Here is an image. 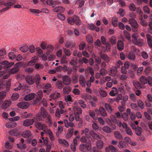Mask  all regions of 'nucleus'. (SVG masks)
<instances>
[{"mask_svg": "<svg viewBox=\"0 0 152 152\" xmlns=\"http://www.w3.org/2000/svg\"><path fill=\"white\" fill-rule=\"evenodd\" d=\"M35 78V82L36 84V86H40L41 85L40 83V80L41 77L39 75L36 74L35 76H34Z\"/></svg>", "mask_w": 152, "mask_h": 152, "instance_id": "nucleus-27", "label": "nucleus"}, {"mask_svg": "<svg viewBox=\"0 0 152 152\" xmlns=\"http://www.w3.org/2000/svg\"><path fill=\"white\" fill-rule=\"evenodd\" d=\"M123 62L122 61L120 60H117L116 61V62L115 64V66H114L115 67H116L117 69L120 67L121 65H122Z\"/></svg>", "mask_w": 152, "mask_h": 152, "instance_id": "nucleus-62", "label": "nucleus"}, {"mask_svg": "<svg viewBox=\"0 0 152 152\" xmlns=\"http://www.w3.org/2000/svg\"><path fill=\"white\" fill-rule=\"evenodd\" d=\"M118 19L116 17L113 18L112 20V24L114 27H116L118 26Z\"/></svg>", "mask_w": 152, "mask_h": 152, "instance_id": "nucleus-45", "label": "nucleus"}, {"mask_svg": "<svg viewBox=\"0 0 152 152\" xmlns=\"http://www.w3.org/2000/svg\"><path fill=\"white\" fill-rule=\"evenodd\" d=\"M56 85L58 88L60 89L61 90L63 88V85L62 82L60 80H58L56 82Z\"/></svg>", "mask_w": 152, "mask_h": 152, "instance_id": "nucleus-41", "label": "nucleus"}, {"mask_svg": "<svg viewBox=\"0 0 152 152\" xmlns=\"http://www.w3.org/2000/svg\"><path fill=\"white\" fill-rule=\"evenodd\" d=\"M99 72L101 75L102 76L106 75L108 73L107 70L105 69L101 68Z\"/></svg>", "mask_w": 152, "mask_h": 152, "instance_id": "nucleus-40", "label": "nucleus"}, {"mask_svg": "<svg viewBox=\"0 0 152 152\" xmlns=\"http://www.w3.org/2000/svg\"><path fill=\"white\" fill-rule=\"evenodd\" d=\"M79 82L82 87H84L86 84V80L83 75H80L79 78Z\"/></svg>", "mask_w": 152, "mask_h": 152, "instance_id": "nucleus-18", "label": "nucleus"}, {"mask_svg": "<svg viewBox=\"0 0 152 152\" xmlns=\"http://www.w3.org/2000/svg\"><path fill=\"white\" fill-rule=\"evenodd\" d=\"M29 106L28 103L25 102H21L17 104V106L18 107L23 109L28 108Z\"/></svg>", "mask_w": 152, "mask_h": 152, "instance_id": "nucleus-16", "label": "nucleus"}, {"mask_svg": "<svg viewBox=\"0 0 152 152\" xmlns=\"http://www.w3.org/2000/svg\"><path fill=\"white\" fill-rule=\"evenodd\" d=\"M34 126L39 130H42L43 131L44 129L46 128L47 126L45 124H43L40 122H36L34 124Z\"/></svg>", "mask_w": 152, "mask_h": 152, "instance_id": "nucleus-8", "label": "nucleus"}, {"mask_svg": "<svg viewBox=\"0 0 152 152\" xmlns=\"http://www.w3.org/2000/svg\"><path fill=\"white\" fill-rule=\"evenodd\" d=\"M88 28L90 30H95L96 32H99L100 30L99 28L96 26L95 25L91 23L88 24L87 25Z\"/></svg>", "mask_w": 152, "mask_h": 152, "instance_id": "nucleus-17", "label": "nucleus"}, {"mask_svg": "<svg viewBox=\"0 0 152 152\" xmlns=\"http://www.w3.org/2000/svg\"><path fill=\"white\" fill-rule=\"evenodd\" d=\"M60 94L57 92H54L50 96V97L52 99H55L59 97Z\"/></svg>", "mask_w": 152, "mask_h": 152, "instance_id": "nucleus-34", "label": "nucleus"}, {"mask_svg": "<svg viewBox=\"0 0 152 152\" xmlns=\"http://www.w3.org/2000/svg\"><path fill=\"white\" fill-rule=\"evenodd\" d=\"M22 135L23 137L27 138L29 137L31 135V133L30 131L26 130L23 133Z\"/></svg>", "mask_w": 152, "mask_h": 152, "instance_id": "nucleus-36", "label": "nucleus"}, {"mask_svg": "<svg viewBox=\"0 0 152 152\" xmlns=\"http://www.w3.org/2000/svg\"><path fill=\"white\" fill-rule=\"evenodd\" d=\"M78 103L82 108L84 109L86 108V105L85 104L84 101L82 100H78Z\"/></svg>", "mask_w": 152, "mask_h": 152, "instance_id": "nucleus-50", "label": "nucleus"}, {"mask_svg": "<svg viewBox=\"0 0 152 152\" xmlns=\"http://www.w3.org/2000/svg\"><path fill=\"white\" fill-rule=\"evenodd\" d=\"M99 110L100 114L103 116L106 117L107 115V113L105 109L102 107H100Z\"/></svg>", "mask_w": 152, "mask_h": 152, "instance_id": "nucleus-29", "label": "nucleus"}, {"mask_svg": "<svg viewBox=\"0 0 152 152\" xmlns=\"http://www.w3.org/2000/svg\"><path fill=\"white\" fill-rule=\"evenodd\" d=\"M122 105L118 106V110L121 112H123L125 110L124 106L125 105V102L121 103Z\"/></svg>", "mask_w": 152, "mask_h": 152, "instance_id": "nucleus-61", "label": "nucleus"}, {"mask_svg": "<svg viewBox=\"0 0 152 152\" xmlns=\"http://www.w3.org/2000/svg\"><path fill=\"white\" fill-rule=\"evenodd\" d=\"M63 131V128L61 126H58V129L57 132L56 133V135L57 137L59 136V134L61 133Z\"/></svg>", "mask_w": 152, "mask_h": 152, "instance_id": "nucleus-49", "label": "nucleus"}, {"mask_svg": "<svg viewBox=\"0 0 152 152\" xmlns=\"http://www.w3.org/2000/svg\"><path fill=\"white\" fill-rule=\"evenodd\" d=\"M140 81L142 84H145L148 82V79L145 76H142L140 77Z\"/></svg>", "mask_w": 152, "mask_h": 152, "instance_id": "nucleus-33", "label": "nucleus"}, {"mask_svg": "<svg viewBox=\"0 0 152 152\" xmlns=\"http://www.w3.org/2000/svg\"><path fill=\"white\" fill-rule=\"evenodd\" d=\"M25 80L27 83L30 85H33L35 82V78L33 76H27L25 78Z\"/></svg>", "mask_w": 152, "mask_h": 152, "instance_id": "nucleus-5", "label": "nucleus"}, {"mask_svg": "<svg viewBox=\"0 0 152 152\" xmlns=\"http://www.w3.org/2000/svg\"><path fill=\"white\" fill-rule=\"evenodd\" d=\"M113 90H111L109 93V94L110 96H115V92H116L117 91V89L116 87H113L112 88Z\"/></svg>", "mask_w": 152, "mask_h": 152, "instance_id": "nucleus-57", "label": "nucleus"}, {"mask_svg": "<svg viewBox=\"0 0 152 152\" xmlns=\"http://www.w3.org/2000/svg\"><path fill=\"white\" fill-rule=\"evenodd\" d=\"M143 10L144 12L147 14H149L150 13V10L148 7L145 6L143 7Z\"/></svg>", "mask_w": 152, "mask_h": 152, "instance_id": "nucleus-60", "label": "nucleus"}, {"mask_svg": "<svg viewBox=\"0 0 152 152\" xmlns=\"http://www.w3.org/2000/svg\"><path fill=\"white\" fill-rule=\"evenodd\" d=\"M34 122V119H26L24 121L23 125L25 126H28L33 124Z\"/></svg>", "mask_w": 152, "mask_h": 152, "instance_id": "nucleus-11", "label": "nucleus"}, {"mask_svg": "<svg viewBox=\"0 0 152 152\" xmlns=\"http://www.w3.org/2000/svg\"><path fill=\"white\" fill-rule=\"evenodd\" d=\"M65 126L67 128L73 127L74 126V124L72 122H69L67 120L64 119V120Z\"/></svg>", "mask_w": 152, "mask_h": 152, "instance_id": "nucleus-20", "label": "nucleus"}, {"mask_svg": "<svg viewBox=\"0 0 152 152\" xmlns=\"http://www.w3.org/2000/svg\"><path fill=\"white\" fill-rule=\"evenodd\" d=\"M38 58L37 56H36L33 57L31 60L28 62V65L31 66L37 62L38 60Z\"/></svg>", "mask_w": 152, "mask_h": 152, "instance_id": "nucleus-24", "label": "nucleus"}, {"mask_svg": "<svg viewBox=\"0 0 152 152\" xmlns=\"http://www.w3.org/2000/svg\"><path fill=\"white\" fill-rule=\"evenodd\" d=\"M58 142L60 144L66 147H68L69 145L68 142L64 139L59 138L58 140Z\"/></svg>", "mask_w": 152, "mask_h": 152, "instance_id": "nucleus-14", "label": "nucleus"}, {"mask_svg": "<svg viewBox=\"0 0 152 152\" xmlns=\"http://www.w3.org/2000/svg\"><path fill=\"white\" fill-rule=\"evenodd\" d=\"M117 47L118 50L120 51L122 50L124 47V44L121 40H119L117 42Z\"/></svg>", "mask_w": 152, "mask_h": 152, "instance_id": "nucleus-22", "label": "nucleus"}, {"mask_svg": "<svg viewBox=\"0 0 152 152\" xmlns=\"http://www.w3.org/2000/svg\"><path fill=\"white\" fill-rule=\"evenodd\" d=\"M84 133L87 137H90V135H91V134L92 133L91 131H90L87 128L85 129Z\"/></svg>", "mask_w": 152, "mask_h": 152, "instance_id": "nucleus-52", "label": "nucleus"}, {"mask_svg": "<svg viewBox=\"0 0 152 152\" xmlns=\"http://www.w3.org/2000/svg\"><path fill=\"white\" fill-rule=\"evenodd\" d=\"M100 56L102 59L107 63H109L110 61V58L106 54H103L101 55Z\"/></svg>", "mask_w": 152, "mask_h": 152, "instance_id": "nucleus-26", "label": "nucleus"}, {"mask_svg": "<svg viewBox=\"0 0 152 152\" xmlns=\"http://www.w3.org/2000/svg\"><path fill=\"white\" fill-rule=\"evenodd\" d=\"M9 133L12 136H16L19 134L18 131L16 129L11 130L9 132Z\"/></svg>", "mask_w": 152, "mask_h": 152, "instance_id": "nucleus-35", "label": "nucleus"}, {"mask_svg": "<svg viewBox=\"0 0 152 152\" xmlns=\"http://www.w3.org/2000/svg\"><path fill=\"white\" fill-rule=\"evenodd\" d=\"M1 64L4 66V68H8L14 65V63L13 62H9L7 61H4L1 62Z\"/></svg>", "mask_w": 152, "mask_h": 152, "instance_id": "nucleus-12", "label": "nucleus"}, {"mask_svg": "<svg viewBox=\"0 0 152 152\" xmlns=\"http://www.w3.org/2000/svg\"><path fill=\"white\" fill-rule=\"evenodd\" d=\"M115 137L119 140L122 139L123 137L118 131H115L114 133Z\"/></svg>", "mask_w": 152, "mask_h": 152, "instance_id": "nucleus-32", "label": "nucleus"}, {"mask_svg": "<svg viewBox=\"0 0 152 152\" xmlns=\"http://www.w3.org/2000/svg\"><path fill=\"white\" fill-rule=\"evenodd\" d=\"M39 114L36 115L38 119L40 121H43L44 118H46L48 115V113L46 109L43 107H41L40 110Z\"/></svg>", "mask_w": 152, "mask_h": 152, "instance_id": "nucleus-2", "label": "nucleus"}, {"mask_svg": "<svg viewBox=\"0 0 152 152\" xmlns=\"http://www.w3.org/2000/svg\"><path fill=\"white\" fill-rule=\"evenodd\" d=\"M74 47L75 46V44L72 43L70 41H67L65 43V46L67 48H69L70 46Z\"/></svg>", "mask_w": 152, "mask_h": 152, "instance_id": "nucleus-39", "label": "nucleus"}, {"mask_svg": "<svg viewBox=\"0 0 152 152\" xmlns=\"http://www.w3.org/2000/svg\"><path fill=\"white\" fill-rule=\"evenodd\" d=\"M109 42L112 45H113L116 43L117 39L116 37L114 36H112L109 39Z\"/></svg>", "mask_w": 152, "mask_h": 152, "instance_id": "nucleus-38", "label": "nucleus"}, {"mask_svg": "<svg viewBox=\"0 0 152 152\" xmlns=\"http://www.w3.org/2000/svg\"><path fill=\"white\" fill-rule=\"evenodd\" d=\"M129 99L133 102H135L136 100V96L134 94L132 93L130 94Z\"/></svg>", "mask_w": 152, "mask_h": 152, "instance_id": "nucleus-58", "label": "nucleus"}, {"mask_svg": "<svg viewBox=\"0 0 152 152\" xmlns=\"http://www.w3.org/2000/svg\"><path fill=\"white\" fill-rule=\"evenodd\" d=\"M19 97V95L17 93L13 94L11 97L13 101L17 100Z\"/></svg>", "mask_w": 152, "mask_h": 152, "instance_id": "nucleus-59", "label": "nucleus"}, {"mask_svg": "<svg viewBox=\"0 0 152 152\" xmlns=\"http://www.w3.org/2000/svg\"><path fill=\"white\" fill-rule=\"evenodd\" d=\"M91 142L88 140L85 144H81L79 146V149L82 152H87L89 151L91 149Z\"/></svg>", "mask_w": 152, "mask_h": 152, "instance_id": "nucleus-1", "label": "nucleus"}, {"mask_svg": "<svg viewBox=\"0 0 152 152\" xmlns=\"http://www.w3.org/2000/svg\"><path fill=\"white\" fill-rule=\"evenodd\" d=\"M91 132L92 133L91 134V135L94 138L97 139L101 138V137H100L98 134H96L93 130H91Z\"/></svg>", "mask_w": 152, "mask_h": 152, "instance_id": "nucleus-47", "label": "nucleus"}, {"mask_svg": "<svg viewBox=\"0 0 152 152\" xmlns=\"http://www.w3.org/2000/svg\"><path fill=\"white\" fill-rule=\"evenodd\" d=\"M66 110L65 108L59 109L57 108L56 111L55 116L56 118H59L61 116V114H63L66 113Z\"/></svg>", "mask_w": 152, "mask_h": 152, "instance_id": "nucleus-6", "label": "nucleus"}, {"mask_svg": "<svg viewBox=\"0 0 152 152\" xmlns=\"http://www.w3.org/2000/svg\"><path fill=\"white\" fill-rule=\"evenodd\" d=\"M6 91H4L0 92V100L4 99L6 96Z\"/></svg>", "mask_w": 152, "mask_h": 152, "instance_id": "nucleus-55", "label": "nucleus"}, {"mask_svg": "<svg viewBox=\"0 0 152 152\" xmlns=\"http://www.w3.org/2000/svg\"><path fill=\"white\" fill-rule=\"evenodd\" d=\"M72 108L74 114H81L82 113V110L81 108L78 106L77 102H74L72 105Z\"/></svg>", "mask_w": 152, "mask_h": 152, "instance_id": "nucleus-3", "label": "nucleus"}, {"mask_svg": "<svg viewBox=\"0 0 152 152\" xmlns=\"http://www.w3.org/2000/svg\"><path fill=\"white\" fill-rule=\"evenodd\" d=\"M119 144L118 146L119 148H125L126 146V144L124 142L122 141H119Z\"/></svg>", "mask_w": 152, "mask_h": 152, "instance_id": "nucleus-64", "label": "nucleus"}, {"mask_svg": "<svg viewBox=\"0 0 152 152\" xmlns=\"http://www.w3.org/2000/svg\"><path fill=\"white\" fill-rule=\"evenodd\" d=\"M129 10L132 12L135 11L136 9L135 5L133 3H132L129 5Z\"/></svg>", "mask_w": 152, "mask_h": 152, "instance_id": "nucleus-51", "label": "nucleus"}, {"mask_svg": "<svg viewBox=\"0 0 152 152\" xmlns=\"http://www.w3.org/2000/svg\"><path fill=\"white\" fill-rule=\"evenodd\" d=\"M143 41L144 40L143 39L137 38L135 39L132 42L135 45L141 47L144 44Z\"/></svg>", "mask_w": 152, "mask_h": 152, "instance_id": "nucleus-9", "label": "nucleus"}, {"mask_svg": "<svg viewBox=\"0 0 152 152\" xmlns=\"http://www.w3.org/2000/svg\"><path fill=\"white\" fill-rule=\"evenodd\" d=\"M86 46V44L84 41L82 42L79 45L80 50H83Z\"/></svg>", "mask_w": 152, "mask_h": 152, "instance_id": "nucleus-56", "label": "nucleus"}, {"mask_svg": "<svg viewBox=\"0 0 152 152\" xmlns=\"http://www.w3.org/2000/svg\"><path fill=\"white\" fill-rule=\"evenodd\" d=\"M102 129L104 132L108 133H110L112 132L110 128L107 126H103L102 128Z\"/></svg>", "mask_w": 152, "mask_h": 152, "instance_id": "nucleus-37", "label": "nucleus"}, {"mask_svg": "<svg viewBox=\"0 0 152 152\" xmlns=\"http://www.w3.org/2000/svg\"><path fill=\"white\" fill-rule=\"evenodd\" d=\"M74 23H75L77 26H80L81 25V22L79 17L76 15L74 16Z\"/></svg>", "mask_w": 152, "mask_h": 152, "instance_id": "nucleus-25", "label": "nucleus"}, {"mask_svg": "<svg viewBox=\"0 0 152 152\" xmlns=\"http://www.w3.org/2000/svg\"><path fill=\"white\" fill-rule=\"evenodd\" d=\"M15 3V1L13 0L9 1H8V2L5 3L4 4V6L7 7L3 9L1 11V12H2L3 11H5L6 10L9 9L10 7V6H12Z\"/></svg>", "mask_w": 152, "mask_h": 152, "instance_id": "nucleus-4", "label": "nucleus"}, {"mask_svg": "<svg viewBox=\"0 0 152 152\" xmlns=\"http://www.w3.org/2000/svg\"><path fill=\"white\" fill-rule=\"evenodd\" d=\"M43 96V93L42 91H40L37 92V96L36 99L37 100L39 101L42 98Z\"/></svg>", "mask_w": 152, "mask_h": 152, "instance_id": "nucleus-44", "label": "nucleus"}, {"mask_svg": "<svg viewBox=\"0 0 152 152\" xmlns=\"http://www.w3.org/2000/svg\"><path fill=\"white\" fill-rule=\"evenodd\" d=\"M72 90L71 87L69 86H66L63 88V91L64 93L65 94H68Z\"/></svg>", "mask_w": 152, "mask_h": 152, "instance_id": "nucleus-31", "label": "nucleus"}, {"mask_svg": "<svg viewBox=\"0 0 152 152\" xmlns=\"http://www.w3.org/2000/svg\"><path fill=\"white\" fill-rule=\"evenodd\" d=\"M89 115L92 117L94 120H96L97 118L95 117L96 114L95 112L93 110H90L89 111Z\"/></svg>", "mask_w": 152, "mask_h": 152, "instance_id": "nucleus-48", "label": "nucleus"}, {"mask_svg": "<svg viewBox=\"0 0 152 152\" xmlns=\"http://www.w3.org/2000/svg\"><path fill=\"white\" fill-rule=\"evenodd\" d=\"M69 64L72 66H75L77 64V59L75 57L72 58V59L69 62Z\"/></svg>", "mask_w": 152, "mask_h": 152, "instance_id": "nucleus-42", "label": "nucleus"}, {"mask_svg": "<svg viewBox=\"0 0 152 152\" xmlns=\"http://www.w3.org/2000/svg\"><path fill=\"white\" fill-rule=\"evenodd\" d=\"M142 129L140 127H135V133L138 136H140L141 134Z\"/></svg>", "mask_w": 152, "mask_h": 152, "instance_id": "nucleus-54", "label": "nucleus"}, {"mask_svg": "<svg viewBox=\"0 0 152 152\" xmlns=\"http://www.w3.org/2000/svg\"><path fill=\"white\" fill-rule=\"evenodd\" d=\"M105 107L107 111L110 113L112 112V109L111 106L108 103H106L105 104Z\"/></svg>", "mask_w": 152, "mask_h": 152, "instance_id": "nucleus-53", "label": "nucleus"}, {"mask_svg": "<svg viewBox=\"0 0 152 152\" xmlns=\"http://www.w3.org/2000/svg\"><path fill=\"white\" fill-rule=\"evenodd\" d=\"M128 21L131 26L134 28H137L139 27V25L134 19L130 18Z\"/></svg>", "mask_w": 152, "mask_h": 152, "instance_id": "nucleus-7", "label": "nucleus"}, {"mask_svg": "<svg viewBox=\"0 0 152 152\" xmlns=\"http://www.w3.org/2000/svg\"><path fill=\"white\" fill-rule=\"evenodd\" d=\"M136 58V56L134 52L132 51H130L128 54V58L130 60L134 61Z\"/></svg>", "mask_w": 152, "mask_h": 152, "instance_id": "nucleus-28", "label": "nucleus"}, {"mask_svg": "<svg viewBox=\"0 0 152 152\" xmlns=\"http://www.w3.org/2000/svg\"><path fill=\"white\" fill-rule=\"evenodd\" d=\"M19 70V68L18 66L15 65L9 72L10 75L15 74L17 73Z\"/></svg>", "mask_w": 152, "mask_h": 152, "instance_id": "nucleus-13", "label": "nucleus"}, {"mask_svg": "<svg viewBox=\"0 0 152 152\" xmlns=\"http://www.w3.org/2000/svg\"><path fill=\"white\" fill-rule=\"evenodd\" d=\"M36 94L34 93H31L26 95L24 97V99L26 101L34 99Z\"/></svg>", "mask_w": 152, "mask_h": 152, "instance_id": "nucleus-19", "label": "nucleus"}, {"mask_svg": "<svg viewBox=\"0 0 152 152\" xmlns=\"http://www.w3.org/2000/svg\"><path fill=\"white\" fill-rule=\"evenodd\" d=\"M117 13L119 14L120 16L123 17L124 15V11L122 8H119Z\"/></svg>", "mask_w": 152, "mask_h": 152, "instance_id": "nucleus-63", "label": "nucleus"}, {"mask_svg": "<svg viewBox=\"0 0 152 152\" xmlns=\"http://www.w3.org/2000/svg\"><path fill=\"white\" fill-rule=\"evenodd\" d=\"M11 101L10 100H7L5 101L1 106V108L4 110L6 109L11 105Z\"/></svg>", "mask_w": 152, "mask_h": 152, "instance_id": "nucleus-15", "label": "nucleus"}, {"mask_svg": "<svg viewBox=\"0 0 152 152\" xmlns=\"http://www.w3.org/2000/svg\"><path fill=\"white\" fill-rule=\"evenodd\" d=\"M28 49V47L27 45H25L21 47L20 48V50L23 53L27 52Z\"/></svg>", "mask_w": 152, "mask_h": 152, "instance_id": "nucleus-43", "label": "nucleus"}, {"mask_svg": "<svg viewBox=\"0 0 152 152\" xmlns=\"http://www.w3.org/2000/svg\"><path fill=\"white\" fill-rule=\"evenodd\" d=\"M96 145L97 148L99 150H100L103 148L104 143L102 140H99L96 141Z\"/></svg>", "mask_w": 152, "mask_h": 152, "instance_id": "nucleus-23", "label": "nucleus"}, {"mask_svg": "<svg viewBox=\"0 0 152 152\" xmlns=\"http://www.w3.org/2000/svg\"><path fill=\"white\" fill-rule=\"evenodd\" d=\"M133 84L134 86L136 89H139L141 88L140 84L138 81H134L133 82Z\"/></svg>", "mask_w": 152, "mask_h": 152, "instance_id": "nucleus-46", "label": "nucleus"}, {"mask_svg": "<svg viewBox=\"0 0 152 152\" xmlns=\"http://www.w3.org/2000/svg\"><path fill=\"white\" fill-rule=\"evenodd\" d=\"M63 82L64 85H69L71 83V79L67 75H65L62 78Z\"/></svg>", "mask_w": 152, "mask_h": 152, "instance_id": "nucleus-10", "label": "nucleus"}, {"mask_svg": "<svg viewBox=\"0 0 152 152\" xmlns=\"http://www.w3.org/2000/svg\"><path fill=\"white\" fill-rule=\"evenodd\" d=\"M118 72V69L116 67L114 66L112 67L110 70V75L112 77H114L117 74Z\"/></svg>", "mask_w": 152, "mask_h": 152, "instance_id": "nucleus-21", "label": "nucleus"}, {"mask_svg": "<svg viewBox=\"0 0 152 152\" xmlns=\"http://www.w3.org/2000/svg\"><path fill=\"white\" fill-rule=\"evenodd\" d=\"M64 8L61 6L53 8V11L55 12L62 13L64 11Z\"/></svg>", "mask_w": 152, "mask_h": 152, "instance_id": "nucleus-30", "label": "nucleus"}]
</instances>
